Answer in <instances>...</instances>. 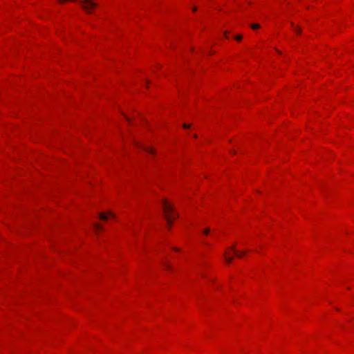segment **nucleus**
I'll return each instance as SVG.
<instances>
[{"instance_id":"12","label":"nucleus","mask_w":354,"mask_h":354,"mask_svg":"<svg viewBox=\"0 0 354 354\" xmlns=\"http://www.w3.org/2000/svg\"><path fill=\"white\" fill-rule=\"evenodd\" d=\"M189 127H190V126H189V124H183V127H184L185 129L189 128Z\"/></svg>"},{"instance_id":"1","label":"nucleus","mask_w":354,"mask_h":354,"mask_svg":"<svg viewBox=\"0 0 354 354\" xmlns=\"http://www.w3.org/2000/svg\"><path fill=\"white\" fill-rule=\"evenodd\" d=\"M162 209L167 223L170 226L172 221L178 217V214L174 212V207L165 200L162 201Z\"/></svg>"},{"instance_id":"7","label":"nucleus","mask_w":354,"mask_h":354,"mask_svg":"<svg viewBox=\"0 0 354 354\" xmlns=\"http://www.w3.org/2000/svg\"><path fill=\"white\" fill-rule=\"evenodd\" d=\"M163 266L167 270H171V265L168 262H163Z\"/></svg>"},{"instance_id":"9","label":"nucleus","mask_w":354,"mask_h":354,"mask_svg":"<svg viewBox=\"0 0 354 354\" xmlns=\"http://www.w3.org/2000/svg\"><path fill=\"white\" fill-rule=\"evenodd\" d=\"M250 26L252 29H257L260 27L259 24H253Z\"/></svg>"},{"instance_id":"13","label":"nucleus","mask_w":354,"mask_h":354,"mask_svg":"<svg viewBox=\"0 0 354 354\" xmlns=\"http://www.w3.org/2000/svg\"><path fill=\"white\" fill-rule=\"evenodd\" d=\"M295 30H296V32H298V33H299V32H300V31H301L300 28H298V27H297V28H295Z\"/></svg>"},{"instance_id":"11","label":"nucleus","mask_w":354,"mask_h":354,"mask_svg":"<svg viewBox=\"0 0 354 354\" xmlns=\"http://www.w3.org/2000/svg\"><path fill=\"white\" fill-rule=\"evenodd\" d=\"M209 232V228H207L204 230V234H208V233Z\"/></svg>"},{"instance_id":"5","label":"nucleus","mask_w":354,"mask_h":354,"mask_svg":"<svg viewBox=\"0 0 354 354\" xmlns=\"http://www.w3.org/2000/svg\"><path fill=\"white\" fill-rule=\"evenodd\" d=\"M143 149L145 151H146L147 152H148L149 153H151V154L154 153L153 149L150 147H143Z\"/></svg>"},{"instance_id":"6","label":"nucleus","mask_w":354,"mask_h":354,"mask_svg":"<svg viewBox=\"0 0 354 354\" xmlns=\"http://www.w3.org/2000/svg\"><path fill=\"white\" fill-rule=\"evenodd\" d=\"M94 227H95V230L96 232L102 230V227L100 224H97V223L95 224Z\"/></svg>"},{"instance_id":"14","label":"nucleus","mask_w":354,"mask_h":354,"mask_svg":"<svg viewBox=\"0 0 354 354\" xmlns=\"http://www.w3.org/2000/svg\"><path fill=\"white\" fill-rule=\"evenodd\" d=\"M196 10H197V8H196V7H194V8H192V10H193L194 12L196 11Z\"/></svg>"},{"instance_id":"10","label":"nucleus","mask_w":354,"mask_h":354,"mask_svg":"<svg viewBox=\"0 0 354 354\" xmlns=\"http://www.w3.org/2000/svg\"><path fill=\"white\" fill-rule=\"evenodd\" d=\"M235 39L237 40V41H241L242 39V35H236L235 37Z\"/></svg>"},{"instance_id":"15","label":"nucleus","mask_w":354,"mask_h":354,"mask_svg":"<svg viewBox=\"0 0 354 354\" xmlns=\"http://www.w3.org/2000/svg\"><path fill=\"white\" fill-rule=\"evenodd\" d=\"M173 250H175V251H179V249L177 248H174Z\"/></svg>"},{"instance_id":"4","label":"nucleus","mask_w":354,"mask_h":354,"mask_svg":"<svg viewBox=\"0 0 354 354\" xmlns=\"http://www.w3.org/2000/svg\"><path fill=\"white\" fill-rule=\"evenodd\" d=\"M232 250L234 251V252L235 253V254L239 257V258H241L242 257H243L245 255V252H240V251H238V250H235V247L234 246H232Z\"/></svg>"},{"instance_id":"8","label":"nucleus","mask_w":354,"mask_h":354,"mask_svg":"<svg viewBox=\"0 0 354 354\" xmlns=\"http://www.w3.org/2000/svg\"><path fill=\"white\" fill-rule=\"evenodd\" d=\"M225 255V261L228 263H230L232 261V257H227L226 256V253L224 254Z\"/></svg>"},{"instance_id":"3","label":"nucleus","mask_w":354,"mask_h":354,"mask_svg":"<svg viewBox=\"0 0 354 354\" xmlns=\"http://www.w3.org/2000/svg\"><path fill=\"white\" fill-rule=\"evenodd\" d=\"M109 217L114 218L115 215L112 212H109L107 214L105 213H101L100 215V219L104 221H106Z\"/></svg>"},{"instance_id":"2","label":"nucleus","mask_w":354,"mask_h":354,"mask_svg":"<svg viewBox=\"0 0 354 354\" xmlns=\"http://www.w3.org/2000/svg\"><path fill=\"white\" fill-rule=\"evenodd\" d=\"M80 2L82 5L83 9L88 13H91V10L97 7V4L93 0H82Z\"/></svg>"}]
</instances>
